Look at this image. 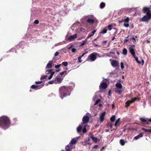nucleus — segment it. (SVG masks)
I'll return each mask as SVG.
<instances>
[{
    "instance_id": "338daca9",
    "label": "nucleus",
    "mask_w": 151,
    "mask_h": 151,
    "mask_svg": "<svg viewBox=\"0 0 151 151\" xmlns=\"http://www.w3.org/2000/svg\"><path fill=\"white\" fill-rule=\"evenodd\" d=\"M101 34H104V29H102V31L100 32Z\"/></svg>"
},
{
    "instance_id": "473e14b6",
    "label": "nucleus",
    "mask_w": 151,
    "mask_h": 151,
    "mask_svg": "<svg viewBox=\"0 0 151 151\" xmlns=\"http://www.w3.org/2000/svg\"><path fill=\"white\" fill-rule=\"evenodd\" d=\"M47 77V76L46 75L45 76H41L40 78V80L42 81L43 79H46V78Z\"/></svg>"
},
{
    "instance_id": "e433bc0d",
    "label": "nucleus",
    "mask_w": 151,
    "mask_h": 151,
    "mask_svg": "<svg viewBox=\"0 0 151 151\" xmlns=\"http://www.w3.org/2000/svg\"><path fill=\"white\" fill-rule=\"evenodd\" d=\"M62 64L65 67H66L68 65V62L66 61L63 62L62 63Z\"/></svg>"
},
{
    "instance_id": "603ef678",
    "label": "nucleus",
    "mask_w": 151,
    "mask_h": 151,
    "mask_svg": "<svg viewBox=\"0 0 151 151\" xmlns=\"http://www.w3.org/2000/svg\"><path fill=\"white\" fill-rule=\"evenodd\" d=\"M34 23L35 24H37L39 23V21L38 20L36 19L35 20L34 22Z\"/></svg>"
},
{
    "instance_id": "39448f33",
    "label": "nucleus",
    "mask_w": 151,
    "mask_h": 151,
    "mask_svg": "<svg viewBox=\"0 0 151 151\" xmlns=\"http://www.w3.org/2000/svg\"><path fill=\"white\" fill-rule=\"evenodd\" d=\"M97 54L98 53L96 52L92 53L88 56L86 61L90 62L94 61L96 59Z\"/></svg>"
},
{
    "instance_id": "4be33fe9",
    "label": "nucleus",
    "mask_w": 151,
    "mask_h": 151,
    "mask_svg": "<svg viewBox=\"0 0 151 151\" xmlns=\"http://www.w3.org/2000/svg\"><path fill=\"white\" fill-rule=\"evenodd\" d=\"M90 138L92 139L93 141L95 142H96L98 141L97 138L96 137H94L93 135H92L90 137Z\"/></svg>"
},
{
    "instance_id": "bb28decb",
    "label": "nucleus",
    "mask_w": 151,
    "mask_h": 151,
    "mask_svg": "<svg viewBox=\"0 0 151 151\" xmlns=\"http://www.w3.org/2000/svg\"><path fill=\"white\" fill-rule=\"evenodd\" d=\"M114 91L116 93H118L119 94H120L121 93L122 91L121 90L115 89L114 90Z\"/></svg>"
},
{
    "instance_id": "0eeeda50",
    "label": "nucleus",
    "mask_w": 151,
    "mask_h": 151,
    "mask_svg": "<svg viewBox=\"0 0 151 151\" xmlns=\"http://www.w3.org/2000/svg\"><path fill=\"white\" fill-rule=\"evenodd\" d=\"M63 80V78L57 76L54 79L55 84H60L61 83Z\"/></svg>"
},
{
    "instance_id": "37998d69",
    "label": "nucleus",
    "mask_w": 151,
    "mask_h": 151,
    "mask_svg": "<svg viewBox=\"0 0 151 151\" xmlns=\"http://www.w3.org/2000/svg\"><path fill=\"white\" fill-rule=\"evenodd\" d=\"M36 85H33L31 86V88L32 89H35V90H36Z\"/></svg>"
},
{
    "instance_id": "a19ab883",
    "label": "nucleus",
    "mask_w": 151,
    "mask_h": 151,
    "mask_svg": "<svg viewBox=\"0 0 151 151\" xmlns=\"http://www.w3.org/2000/svg\"><path fill=\"white\" fill-rule=\"evenodd\" d=\"M100 8L101 9H102L104 8V2H102L101 3L100 5Z\"/></svg>"
},
{
    "instance_id": "f8f14e48",
    "label": "nucleus",
    "mask_w": 151,
    "mask_h": 151,
    "mask_svg": "<svg viewBox=\"0 0 151 151\" xmlns=\"http://www.w3.org/2000/svg\"><path fill=\"white\" fill-rule=\"evenodd\" d=\"M139 119L142 123H144L147 125H149V122L147 119H145L143 118H139Z\"/></svg>"
},
{
    "instance_id": "13d9d810",
    "label": "nucleus",
    "mask_w": 151,
    "mask_h": 151,
    "mask_svg": "<svg viewBox=\"0 0 151 151\" xmlns=\"http://www.w3.org/2000/svg\"><path fill=\"white\" fill-rule=\"evenodd\" d=\"M42 82V81H36L35 82V83L37 84H40Z\"/></svg>"
},
{
    "instance_id": "774afa93",
    "label": "nucleus",
    "mask_w": 151,
    "mask_h": 151,
    "mask_svg": "<svg viewBox=\"0 0 151 151\" xmlns=\"http://www.w3.org/2000/svg\"><path fill=\"white\" fill-rule=\"evenodd\" d=\"M147 132H149L151 133V129H148Z\"/></svg>"
},
{
    "instance_id": "ea45409f",
    "label": "nucleus",
    "mask_w": 151,
    "mask_h": 151,
    "mask_svg": "<svg viewBox=\"0 0 151 151\" xmlns=\"http://www.w3.org/2000/svg\"><path fill=\"white\" fill-rule=\"evenodd\" d=\"M120 118H119L116 121V122L115 123V125H114V126H115V127H116L118 123H119V122L120 121Z\"/></svg>"
},
{
    "instance_id": "c03bdc74",
    "label": "nucleus",
    "mask_w": 151,
    "mask_h": 151,
    "mask_svg": "<svg viewBox=\"0 0 151 151\" xmlns=\"http://www.w3.org/2000/svg\"><path fill=\"white\" fill-rule=\"evenodd\" d=\"M48 83H49V84H52L53 83L55 84V80H53V81H50L48 82Z\"/></svg>"
},
{
    "instance_id": "ddd939ff",
    "label": "nucleus",
    "mask_w": 151,
    "mask_h": 151,
    "mask_svg": "<svg viewBox=\"0 0 151 151\" xmlns=\"http://www.w3.org/2000/svg\"><path fill=\"white\" fill-rule=\"evenodd\" d=\"M25 44V42L24 41H22L20 42L16 46V47L17 48H19L23 47L22 45Z\"/></svg>"
},
{
    "instance_id": "c85d7f7f",
    "label": "nucleus",
    "mask_w": 151,
    "mask_h": 151,
    "mask_svg": "<svg viewBox=\"0 0 151 151\" xmlns=\"http://www.w3.org/2000/svg\"><path fill=\"white\" fill-rule=\"evenodd\" d=\"M115 115H113L110 119V120L111 122H114L115 121Z\"/></svg>"
},
{
    "instance_id": "58836bf2",
    "label": "nucleus",
    "mask_w": 151,
    "mask_h": 151,
    "mask_svg": "<svg viewBox=\"0 0 151 151\" xmlns=\"http://www.w3.org/2000/svg\"><path fill=\"white\" fill-rule=\"evenodd\" d=\"M65 73V75H66L67 74V71H63L61 72L60 73V75H62L64 74Z\"/></svg>"
},
{
    "instance_id": "7c9ffc66",
    "label": "nucleus",
    "mask_w": 151,
    "mask_h": 151,
    "mask_svg": "<svg viewBox=\"0 0 151 151\" xmlns=\"http://www.w3.org/2000/svg\"><path fill=\"white\" fill-rule=\"evenodd\" d=\"M104 120V114H101L100 117V121L101 122H102Z\"/></svg>"
},
{
    "instance_id": "cd10ccee",
    "label": "nucleus",
    "mask_w": 151,
    "mask_h": 151,
    "mask_svg": "<svg viewBox=\"0 0 151 151\" xmlns=\"http://www.w3.org/2000/svg\"><path fill=\"white\" fill-rule=\"evenodd\" d=\"M82 129L81 126L79 125L77 128V131L78 133H79L81 132Z\"/></svg>"
},
{
    "instance_id": "09e8293b",
    "label": "nucleus",
    "mask_w": 151,
    "mask_h": 151,
    "mask_svg": "<svg viewBox=\"0 0 151 151\" xmlns=\"http://www.w3.org/2000/svg\"><path fill=\"white\" fill-rule=\"evenodd\" d=\"M90 138H88L87 139V144H91V143H90V141L91 140V139H90Z\"/></svg>"
},
{
    "instance_id": "4c0bfd02",
    "label": "nucleus",
    "mask_w": 151,
    "mask_h": 151,
    "mask_svg": "<svg viewBox=\"0 0 151 151\" xmlns=\"http://www.w3.org/2000/svg\"><path fill=\"white\" fill-rule=\"evenodd\" d=\"M113 125V124H112L111 123H109L107 124V127H110L111 128H112V126Z\"/></svg>"
},
{
    "instance_id": "423d86ee",
    "label": "nucleus",
    "mask_w": 151,
    "mask_h": 151,
    "mask_svg": "<svg viewBox=\"0 0 151 151\" xmlns=\"http://www.w3.org/2000/svg\"><path fill=\"white\" fill-rule=\"evenodd\" d=\"M96 19V18L93 15H89L87 21V22L90 24H93L94 23Z\"/></svg>"
},
{
    "instance_id": "20e7f679",
    "label": "nucleus",
    "mask_w": 151,
    "mask_h": 151,
    "mask_svg": "<svg viewBox=\"0 0 151 151\" xmlns=\"http://www.w3.org/2000/svg\"><path fill=\"white\" fill-rule=\"evenodd\" d=\"M142 10L144 13H146V15L144 16L142 18L140 19V20L142 22H148L151 19V11L149 8L146 6L143 7Z\"/></svg>"
},
{
    "instance_id": "49530a36",
    "label": "nucleus",
    "mask_w": 151,
    "mask_h": 151,
    "mask_svg": "<svg viewBox=\"0 0 151 151\" xmlns=\"http://www.w3.org/2000/svg\"><path fill=\"white\" fill-rule=\"evenodd\" d=\"M86 132H87V130H86V127H85L83 128V130H82V132H83V133H86Z\"/></svg>"
},
{
    "instance_id": "2f4dec72",
    "label": "nucleus",
    "mask_w": 151,
    "mask_h": 151,
    "mask_svg": "<svg viewBox=\"0 0 151 151\" xmlns=\"http://www.w3.org/2000/svg\"><path fill=\"white\" fill-rule=\"evenodd\" d=\"M68 46H69L68 48V50H70L72 47H74V45L73 44H70L68 45Z\"/></svg>"
},
{
    "instance_id": "864d4df0",
    "label": "nucleus",
    "mask_w": 151,
    "mask_h": 151,
    "mask_svg": "<svg viewBox=\"0 0 151 151\" xmlns=\"http://www.w3.org/2000/svg\"><path fill=\"white\" fill-rule=\"evenodd\" d=\"M81 56H79L78 58V62L79 63H81L82 62V61L81 60Z\"/></svg>"
},
{
    "instance_id": "5701e85b",
    "label": "nucleus",
    "mask_w": 151,
    "mask_h": 151,
    "mask_svg": "<svg viewBox=\"0 0 151 151\" xmlns=\"http://www.w3.org/2000/svg\"><path fill=\"white\" fill-rule=\"evenodd\" d=\"M53 71V70L52 69H50L49 70H47L45 72L46 74L47 75H49L50 74L51 75V74L52 73L54 72Z\"/></svg>"
},
{
    "instance_id": "a18cd8bd",
    "label": "nucleus",
    "mask_w": 151,
    "mask_h": 151,
    "mask_svg": "<svg viewBox=\"0 0 151 151\" xmlns=\"http://www.w3.org/2000/svg\"><path fill=\"white\" fill-rule=\"evenodd\" d=\"M86 43L85 41H84V40L82 41L81 42V46H82L84 45Z\"/></svg>"
},
{
    "instance_id": "f3484780",
    "label": "nucleus",
    "mask_w": 151,
    "mask_h": 151,
    "mask_svg": "<svg viewBox=\"0 0 151 151\" xmlns=\"http://www.w3.org/2000/svg\"><path fill=\"white\" fill-rule=\"evenodd\" d=\"M134 58H135V60L137 62V63H138L139 64H140L141 63V61H139L138 60V58H137V57H136L135 56ZM144 60L143 59H142V65H143L144 64Z\"/></svg>"
},
{
    "instance_id": "7ed1b4c3",
    "label": "nucleus",
    "mask_w": 151,
    "mask_h": 151,
    "mask_svg": "<svg viewBox=\"0 0 151 151\" xmlns=\"http://www.w3.org/2000/svg\"><path fill=\"white\" fill-rule=\"evenodd\" d=\"M11 124L9 118L6 116H2L0 117V127L6 129L9 127Z\"/></svg>"
},
{
    "instance_id": "8fccbe9b",
    "label": "nucleus",
    "mask_w": 151,
    "mask_h": 151,
    "mask_svg": "<svg viewBox=\"0 0 151 151\" xmlns=\"http://www.w3.org/2000/svg\"><path fill=\"white\" fill-rule=\"evenodd\" d=\"M137 98H134L132 99L131 101H132V103L134 102L136 100H137Z\"/></svg>"
},
{
    "instance_id": "e2e57ef3",
    "label": "nucleus",
    "mask_w": 151,
    "mask_h": 151,
    "mask_svg": "<svg viewBox=\"0 0 151 151\" xmlns=\"http://www.w3.org/2000/svg\"><path fill=\"white\" fill-rule=\"evenodd\" d=\"M111 90L110 89L109 91L108 95L109 96H111Z\"/></svg>"
},
{
    "instance_id": "5fc2aeb1",
    "label": "nucleus",
    "mask_w": 151,
    "mask_h": 151,
    "mask_svg": "<svg viewBox=\"0 0 151 151\" xmlns=\"http://www.w3.org/2000/svg\"><path fill=\"white\" fill-rule=\"evenodd\" d=\"M76 50H77L76 49V48H73L71 50L72 52H73V53L76 52Z\"/></svg>"
},
{
    "instance_id": "f03ea898",
    "label": "nucleus",
    "mask_w": 151,
    "mask_h": 151,
    "mask_svg": "<svg viewBox=\"0 0 151 151\" xmlns=\"http://www.w3.org/2000/svg\"><path fill=\"white\" fill-rule=\"evenodd\" d=\"M75 86L74 83L71 82L69 86H63L60 87L59 90L60 98L63 99L64 98L69 96Z\"/></svg>"
},
{
    "instance_id": "69168bd1",
    "label": "nucleus",
    "mask_w": 151,
    "mask_h": 151,
    "mask_svg": "<svg viewBox=\"0 0 151 151\" xmlns=\"http://www.w3.org/2000/svg\"><path fill=\"white\" fill-rule=\"evenodd\" d=\"M88 38H87V37L84 40V41H85L86 43L88 42Z\"/></svg>"
},
{
    "instance_id": "aec40b11",
    "label": "nucleus",
    "mask_w": 151,
    "mask_h": 151,
    "mask_svg": "<svg viewBox=\"0 0 151 151\" xmlns=\"http://www.w3.org/2000/svg\"><path fill=\"white\" fill-rule=\"evenodd\" d=\"M143 136L142 134V133H139L138 135L137 136H135L134 139L135 140H137L138 139L142 137Z\"/></svg>"
},
{
    "instance_id": "393cba45",
    "label": "nucleus",
    "mask_w": 151,
    "mask_h": 151,
    "mask_svg": "<svg viewBox=\"0 0 151 151\" xmlns=\"http://www.w3.org/2000/svg\"><path fill=\"white\" fill-rule=\"evenodd\" d=\"M132 103V101H127L125 103V106L126 107H128L129 106H130V104L131 103Z\"/></svg>"
},
{
    "instance_id": "6e6d98bb",
    "label": "nucleus",
    "mask_w": 151,
    "mask_h": 151,
    "mask_svg": "<svg viewBox=\"0 0 151 151\" xmlns=\"http://www.w3.org/2000/svg\"><path fill=\"white\" fill-rule=\"evenodd\" d=\"M124 26L126 27H129V24L128 23H125L124 24Z\"/></svg>"
},
{
    "instance_id": "de8ad7c7",
    "label": "nucleus",
    "mask_w": 151,
    "mask_h": 151,
    "mask_svg": "<svg viewBox=\"0 0 151 151\" xmlns=\"http://www.w3.org/2000/svg\"><path fill=\"white\" fill-rule=\"evenodd\" d=\"M113 27V25H109L108 26V28L109 30H111L112 29V27Z\"/></svg>"
},
{
    "instance_id": "0e129e2a",
    "label": "nucleus",
    "mask_w": 151,
    "mask_h": 151,
    "mask_svg": "<svg viewBox=\"0 0 151 151\" xmlns=\"http://www.w3.org/2000/svg\"><path fill=\"white\" fill-rule=\"evenodd\" d=\"M59 54V52H56L55 54H54V55L55 56H57Z\"/></svg>"
},
{
    "instance_id": "a211bd4d",
    "label": "nucleus",
    "mask_w": 151,
    "mask_h": 151,
    "mask_svg": "<svg viewBox=\"0 0 151 151\" xmlns=\"http://www.w3.org/2000/svg\"><path fill=\"white\" fill-rule=\"evenodd\" d=\"M77 140V139L75 138H73L71 140L70 142L69 143V144H70L71 145H72V146H73V145L75 144Z\"/></svg>"
},
{
    "instance_id": "f704fd0d",
    "label": "nucleus",
    "mask_w": 151,
    "mask_h": 151,
    "mask_svg": "<svg viewBox=\"0 0 151 151\" xmlns=\"http://www.w3.org/2000/svg\"><path fill=\"white\" fill-rule=\"evenodd\" d=\"M129 37V36H128L126 37L125 38V39L124 40V43H126L129 41V39L128 38Z\"/></svg>"
},
{
    "instance_id": "9b49d317",
    "label": "nucleus",
    "mask_w": 151,
    "mask_h": 151,
    "mask_svg": "<svg viewBox=\"0 0 151 151\" xmlns=\"http://www.w3.org/2000/svg\"><path fill=\"white\" fill-rule=\"evenodd\" d=\"M89 117L87 116L83 117L82 119V121L84 124L87 123L89 121Z\"/></svg>"
},
{
    "instance_id": "4468645a",
    "label": "nucleus",
    "mask_w": 151,
    "mask_h": 151,
    "mask_svg": "<svg viewBox=\"0 0 151 151\" xmlns=\"http://www.w3.org/2000/svg\"><path fill=\"white\" fill-rule=\"evenodd\" d=\"M129 50L130 53L132 55L133 57L135 56L136 55L135 54V52L134 49L129 47Z\"/></svg>"
},
{
    "instance_id": "4d7b16f0",
    "label": "nucleus",
    "mask_w": 151,
    "mask_h": 151,
    "mask_svg": "<svg viewBox=\"0 0 151 151\" xmlns=\"http://www.w3.org/2000/svg\"><path fill=\"white\" fill-rule=\"evenodd\" d=\"M142 129L145 132H147L148 129L143 128Z\"/></svg>"
},
{
    "instance_id": "dca6fc26",
    "label": "nucleus",
    "mask_w": 151,
    "mask_h": 151,
    "mask_svg": "<svg viewBox=\"0 0 151 151\" xmlns=\"http://www.w3.org/2000/svg\"><path fill=\"white\" fill-rule=\"evenodd\" d=\"M77 37V35L76 34H75L73 35L70 36L68 37V40H74L75 38H76Z\"/></svg>"
},
{
    "instance_id": "b1692460",
    "label": "nucleus",
    "mask_w": 151,
    "mask_h": 151,
    "mask_svg": "<svg viewBox=\"0 0 151 151\" xmlns=\"http://www.w3.org/2000/svg\"><path fill=\"white\" fill-rule=\"evenodd\" d=\"M129 17H127V18L125 19H122L121 22H125L126 23H128L129 22Z\"/></svg>"
},
{
    "instance_id": "bf43d9fd",
    "label": "nucleus",
    "mask_w": 151,
    "mask_h": 151,
    "mask_svg": "<svg viewBox=\"0 0 151 151\" xmlns=\"http://www.w3.org/2000/svg\"><path fill=\"white\" fill-rule=\"evenodd\" d=\"M60 64H59L58 65H56L55 66V68H58L60 66Z\"/></svg>"
},
{
    "instance_id": "412c9836",
    "label": "nucleus",
    "mask_w": 151,
    "mask_h": 151,
    "mask_svg": "<svg viewBox=\"0 0 151 151\" xmlns=\"http://www.w3.org/2000/svg\"><path fill=\"white\" fill-rule=\"evenodd\" d=\"M116 88H119V89H121L122 88V84L119 83H116Z\"/></svg>"
},
{
    "instance_id": "1a4fd4ad",
    "label": "nucleus",
    "mask_w": 151,
    "mask_h": 151,
    "mask_svg": "<svg viewBox=\"0 0 151 151\" xmlns=\"http://www.w3.org/2000/svg\"><path fill=\"white\" fill-rule=\"evenodd\" d=\"M111 63L113 67H116L119 66V61L116 60H113L111 62Z\"/></svg>"
},
{
    "instance_id": "79ce46f5",
    "label": "nucleus",
    "mask_w": 151,
    "mask_h": 151,
    "mask_svg": "<svg viewBox=\"0 0 151 151\" xmlns=\"http://www.w3.org/2000/svg\"><path fill=\"white\" fill-rule=\"evenodd\" d=\"M14 50L15 51V52H17V51H16V50H15V48H12L11 49H10V50H9L7 52H12V51H14Z\"/></svg>"
},
{
    "instance_id": "680f3d73",
    "label": "nucleus",
    "mask_w": 151,
    "mask_h": 151,
    "mask_svg": "<svg viewBox=\"0 0 151 151\" xmlns=\"http://www.w3.org/2000/svg\"><path fill=\"white\" fill-rule=\"evenodd\" d=\"M98 145H95L94 146H93L92 147V149H95L97 148H98Z\"/></svg>"
},
{
    "instance_id": "72a5a7b5",
    "label": "nucleus",
    "mask_w": 151,
    "mask_h": 151,
    "mask_svg": "<svg viewBox=\"0 0 151 151\" xmlns=\"http://www.w3.org/2000/svg\"><path fill=\"white\" fill-rule=\"evenodd\" d=\"M55 72H53L48 77V80L51 79L52 78L53 75L55 74Z\"/></svg>"
},
{
    "instance_id": "6ab92c4d",
    "label": "nucleus",
    "mask_w": 151,
    "mask_h": 151,
    "mask_svg": "<svg viewBox=\"0 0 151 151\" xmlns=\"http://www.w3.org/2000/svg\"><path fill=\"white\" fill-rule=\"evenodd\" d=\"M96 30H94L91 33H90L88 35V36L87 37V38H89L93 36L95 32H96Z\"/></svg>"
},
{
    "instance_id": "c756f323",
    "label": "nucleus",
    "mask_w": 151,
    "mask_h": 151,
    "mask_svg": "<svg viewBox=\"0 0 151 151\" xmlns=\"http://www.w3.org/2000/svg\"><path fill=\"white\" fill-rule=\"evenodd\" d=\"M127 51L126 49L124 48L123 50L122 53L124 55H126L127 54Z\"/></svg>"
},
{
    "instance_id": "f257e3e1",
    "label": "nucleus",
    "mask_w": 151,
    "mask_h": 151,
    "mask_svg": "<svg viewBox=\"0 0 151 151\" xmlns=\"http://www.w3.org/2000/svg\"><path fill=\"white\" fill-rule=\"evenodd\" d=\"M99 91L96 92L93 98V101L91 104L90 110L94 112L97 113L102 108V104L101 103V100L98 99L99 97L101 98V96L100 94L98 95L99 93L102 92L104 90V79L101 83L99 86Z\"/></svg>"
},
{
    "instance_id": "3c124183",
    "label": "nucleus",
    "mask_w": 151,
    "mask_h": 151,
    "mask_svg": "<svg viewBox=\"0 0 151 151\" xmlns=\"http://www.w3.org/2000/svg\"><path fill=\"white\" fill-rule=\"evenodd\" d=\"M121 67L122 69H123L124 68L123 63V62H121Z\"/></svg>"
},
{
    "instance_id": "c9c22d12",
    "label": "nucleus",
    "mask_w": 151,
    "mask_h": 151,
    "mask_svg": "<svg viewBox=\"0 0 151 151\" xmlns=\"http://www.w3.org/2000/svg\"><path fill=\"white\" fill-rule=\"evenodd\" d=\"M120 143L122 145H124L125 144L124 141L123 139H121L120 140Z\"/></svg>"
},
{
    "instance_id": "6e6552de",
    "label": "nucleus",
    "mask_w": 151,
    "mask_h": 151,
    "mask_svg": "<svg viewBox=\"0 0 151 151\" xmlns=\"http://www.w3.org/2000/svg\"><path fill=\"white\" fill-rule=\"evenodd\" d=\"M89 16V15H85L83 16L80 19V21L82 23H84L85 22H87Z\"/></svg>"
},
{
    "instance_id": "9d476101",
    "label": "nucleus",
    "mask_w": 151,
    "mask_h": 151,
    "mask_svg": "<svg viewBox=\"0 0 151 151\" xmlns=\"http://www.w3.org/2000/svg\"><path fill=\"white\" fill-rule=\"evenodd\" d=\"M75 147H73L72 145H71L70 144H69L65 146V149L66 151H71V150L74 148Z\"/></svg>"
},
{
    "instance_id": "2eb2a0df",
    "label": "nucleus",
    "mask_w": 151,
    "mask_h": 151,
    "mask_svg": "<svg viewBox=\"0 0 151 151\" xmlns=\"http://www.w3.org/2000/svg\"><path fill=\"white\" fill-rule=\"evenodd\" d=\"M53 63V61L52 60H50L49 62L47 63L46 68H50L52 67V64Z\"/></svg>"
},
{
    "instance_id": "a878e982",
    "label": "nucleus",
    "mask_w": 151,
    "mask_h": 151,
    "mask_svg": "<svg viewBox=\"0 0 151 151\" xmlns=\"http://www.w3.org/2000/svg\"><path fill=\"white\" fill-rule=\"evenodd\" d=\"M44 83H43L40 85H36V90L40 89L44 86Z\"/></svg>"
},
{
    "instance_id": "052dcab7",
    "label": "nucleus",
    "mask_w": 151,
    "mask_h": 151,
    "mask_svg": "<svg viewBox=\"0 0 151 151\" xmlns=\"http://www.w3.org/2000/svg\"><path fill=\"white\" fill-rule=\"evenodd\" d=\"M107 87V84L106 83L104 82V89Z\"/></svg>"
}]
</instances>
